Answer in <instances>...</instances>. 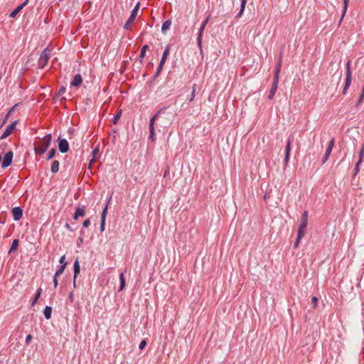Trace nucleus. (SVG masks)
Listing matches in <instances>:
<instances>
[{
  "label": "nucleus",
  "mask_w": 364,
  "mask_h": 364,
  "mask_svg": "<svg viewBox=\"0 0 364 364\" xmlns=\"http://www.w3.org/2000/svg\"><path fill=\"white\" fill-rule=\"evenodd\" d=\"M307 223H308V211L305 210V211H304V213L301 215V223H300V225H299L298 231H297L296 240L294 245V248H296L299 246L301 240L305 235L306 229L307 227Z\"/></svg>",
  "instance_id": "obj_1"
},
{
  "label": "nucleus",
  "mask_w": 364,
  "mask_h": 364,
  "mask_svg": "<svg viewBox=\"0 0 364 364\" xmlns=\"http://www.w3.org/2000/svg\"><path fill=\"white\" fill-rule=\"evenodd\" d=\"M51 140V134H48L41 139L38 145H34V151L36 154H38L40 155L43 154L50 145Z\"/></svg>",
  "instance_id": "obj_2"
},
{
  "label": "nucleus",
  "mask_w": 364,
  "mask_h": 364,
  "mask_svg": "<svg viewBox=\"0 0 364 364\" xmlns=\"http://www.w3.org/2000/svg\"><path fill=\"white\" fill-rule=\"evenodd\" d=\"M168 107H164L161 108L158 112L151 118L149 122V138L151 139L152 141H154V124L156 120L161 117V114H164L165 111L168 109Z\"/></svg>",
  "instance_id": "obj_3"
},
{
  "label": "nucleus",
  "mask_w": 364,
  "mask_h": 364,
  "mask_svg": "<svg viewBox=\"0 0 364 364\" xmlns=\"http://www.w3.org/2000/svg\"><path fill=\"white\" fill-rule=\"evenodd\" d=\"M139 6H140V3L138 2L135 5L134 9L132 11L131 14H130L128 20L127 21V22L124 25V29L129 30V29L131 28V25L134 23V21H135L136 17L137 16Z\"/></svg>",
  "instance_id": "obj_4"
},
{
  "label": "nucleus",
  "mask_w": 364,
  "mask_h": 364,
  "mask_svg": "<svg viewBox=\"0 0 364 364\" xmlns=\"http://www.w3.org/2000/svg\"><path fill=\"white\" fill-rule=\"evenodd\" d=\"M50 57V52L48 48H45L41 53L38 59V68L43 69L47 65Z\"/></svg>",
  "instance_id": "obj_5"
},
{
  "label": "nucleus",
  "mask_w": 364,
  "mask_h": 364,
  "mask_svg": "<svg viewBox=\"0 0 364 364\" xmlns=\"http://www.w3.org/2000/svg\"><path fill=\"white\" fill-rule=\"evenodd\" d=\"M57 141L59 151L63 154L68 152L69 150V144L67 139H62L60 136H59Z\"/></svg>",
  "instance_id": "obj_6"
},
{
  "label": "nucleus",
  "mask_w": 364,
  "mask_h": 364,
  "mask_svg": "<svg viewBox=\"0 0 364 364\" xmlns=\"http://www.w3.org/2000/svg\"><path fill=\"white\" fill-rule=\"evenodd\" d=\"M14 153L12 151H8L4 157L2 164H1V168H6L9 167L12 164Z\"/></svg>",
  "instance_id": "obj_7"
},
{
  "label": "nucleus",
  "mask_w": 364,
  "mask_h": 364,
  "mask_svg": "<svg viewBox=\"0 0 364 364\" xmlns=\"http://www.w3.org/2000/svg\"><path fill=\"white\" fill-rule=\"evenodd\" d=\"M17 123H18V121L16 120V121L12 122L11 124H9L6 127V130L4 131V132L1 136L0 139H6L9 136H10L13 133L14 129H16Z\"/></svg>",
  "instance_id": "obj_8"
},
{
  "label": "nucleus",
  "mask_w": 364,
  "mask_h": 364,
  "mask_svg": "<svg viewBox=\"0 0 364 364\" xmlns=\"http://www.w3.org/2000/svg\"><path fill=\"white\" fill-rule=\"evenodd\" d=\"M108 203L103 208L100 218V231L103 232L105 229V219L107 214Z\"/></svg>",
  "instance_id": "obj_9"
},
{
  "label": "nucleus",
  "mask_w": 364,
  "mask_h": 364,
  "mask_svg": "<svg viewBox=\"0 0 364 364\" xmlns=\"http://www.w3.org/2000/svg\"><path fill=\"white\" fill-rule=\"evenodd\" d=\"M11 213L15 221H18L23 216V209L21 207L13 208Z\"/></svg>",
  "instance_id": "obj_10"
},
{
  "label": "nucleus",
  "mask_w": 364,
  "mask_h": 364,
  "mask_svg": "<svg viewBox=\"0 0 364 364\" xmlns=\"http://www.w3.org/2000/svg\"><path fill=\"white\" fill-rule=\"evenodd\" d=\"M29 0L24 1L21 4L18 6L14 11L11 12L9 16L11 18H15L16 15L28 4Z\"/></svg>",
  "instance_id": "obj_11"
},
{
  "label": "nucleus",
  "mask_w": 364,
  "mask_h": 364,
  "mask_svg": "<svg viewBox=\"0 0 364 364\" xmlns=\"http://www.w3.org/2000/svg\"><path fill=\"white\" fill-rule=\"evenodd\" d=\"M85 215V206H77L73 215L74 220H77L79 217H83Z\"/></svg>",
  "instance_id": "obj_12"
},
{
  "label": "nucleus",
  "mask_w": 364,
  "mask_h": 364,
  "mask_svg": "<svg viewBox=\"0 0 364 364\" xmlns=\"http://www.w3.org/2000/svg\"><path fill=\"white\" fill-rule=\"evenodd\" d=\"M82 82V77L80 74H77L74 76L70 85L73 87H80Z\"/></svg>",
  "instance_id": "obj_13"
},
{
  "label": "nucleus",
  "mask_w": 364,
  "mask_h": 364,
  "mask_svg": "<svg viewBox=\"0 0 364 364\" xmlns=\"http://www.w3.org/2000/svg\"><path fill=\"white\" fill-rule=\"evenodd\" d=\"M290 151H291V140L290 139H288L287 142V145L285 147V158L284 161L287 164L289 161V156H290Z\"/></svg>",
  "instance_id": "obj_14"
},
{
  "label": "nucleus",
  "mask_w": 364,
  "mask_h": 364,
  "mask_svg": "<svg viewBox=\"0 0 364 364\" xmlns=\"http://www.w3.org/2000/svg\"><path fill=\"white\" fill-rule=\"evenodd\" d=\"M347 68V73H346V86L345 90L350 85L351 82V73L350 71V63L348 62L346 64Z\"/></svg>",
  "instance_id": "obj_15"
},
{
  "label": "nucleus",
  "mask_w": 364,
  "mask_h": 364,
  "mask_svg": "<svg viewBox=\"0 0 364 364\" xmlns=\"http://www.w3.org/2000/svg\"><path fill=\"white\" fill-rule=\"evenodd\" d=\"M280 70H281V64L280 63H278L275 70H274V77H273V84H276V85H278L279 83V73H280Z\"/></svg>",
  "instance_id": "obj_16"
},
{
  "label": "nucleus",
  "mask_w": 364,
  "mask_h": 364,
  "mask_svg": "<svg viewBox=\"0 0 364 364\" xmlns=\"http://www.w3.org/2000/svg\"><path fill=\"white\" fill-rule=\"evenodd\" d=\"M280 70H281V64L280 63H278L275 70H274V77H273V84H276V85H278L279 83V73H280Z\"/></svg>",
  "instance_id": "obj_17"
},
{
  "label": "nucleus",
  "mask_w": 364,
  "mask_h": 364,
  "mask_svg": "<svg viewBox=\"0 0 364 364\" xmlns=\"http://www.w3.org/2000/svg\"><path fill=\"white\" fill-rule=\"evenodd\" d=\"M18 104H16L8 111V112L5 115L3 121L1 122H0V124H2V127L6 123V122H7L8 119L9 118V117L11 116V113L16 109V107H18Z\"/></svg>",
  "instance_id": "obj_18"
},
{
  "label": "nucleus",
  "mask_w": 364,
  "mask_h": 364,
  "mask_svg": "<svg viewBox=\"0 0 364 364\" xmlns=\"http://www.w3.org/2000/svg\"><path fill=\"white\" fill-rule=\"evenodd\" d=\"M170 48H171V46L170 45H167V46L166 47L164 53H163V55H162V57H161V59L160 60L159 63H161V64H165V62L169 55V52H170Z\"/></svg>",
  "instance_id": "obj_19"
},
{
  "label": "nucleus",
  "mask_w": 364,
  "mask_h": 364,
  "mask_svg": "<svg viewBox=\"0 0 364 364\" xmlns=\"http://www.w3.org/2000/svg\"><path fill=\"white\" fill-rule=\"evenodd\" d=\"M74 280H76L77 274L80 272V266L78 259H76L73 264Z\"/></svg>",
  "instance_id": "obj_20"
},
{
  "label": "nucleus",
  "mask_w": 364,
  "mask_h": 364,
  "mask_svg": "<svg viewBox=\"0 0 364 364\" xmlns=\"http://www.w3.org/2000/svg\"><path fill=\"white\" fill-rule=\"evenodd\" d=\"M149 49V46L147 44H145L142 46L141 49V51H140V54L139 55V62L141 63H142V60L145 57V55H146V50Z\"/></svg>",
  "instance_id": "obj_21"
},
{
  "label": "nucleus",
  "mask_w": 364,
  "mask_h": 364,
  "mask_svg": "<svg viewBox=\"0 0 364 364\" xmlns=\"http://www.w3.org/2000/svg\"><path fill=\"white\" fill-rule=\"evenodd\" d=\"M19 241L18 239H14L12 242L11 246L10 247V250L9 251V254H11L16 251L18 247Z\"/></svg>",
  "instance_id": "obj_22"
},
{
  "label": "nucleus",
  "mask_w": 364,
  "mask_h": 364,
  "mask_svg": "<svg viewBox=\"0 0 364 364\" xmlns=\"http://www.w3.org/2000/svg\"><path fill=\"white\" fill-rule=\"evenodd\" d=\"M171 25V20H166L165 21L161 26V32L163 33H166V31L170 28V26Z\"/></svg>",
  "instance_id": "obj_23"
},
{
  "label": "nucleus",
  "mask_w": 364,
  "mask_h": 364,
  "mask_svg": "<svg viewBox=\"0 0 364 364\" xmlns=\"http://www.w3.org/2000/svg\"><path fill=\"white\" fill-rule=\"evenodd\" d=\"M59 165L60 163L58 161L55 160L52 162L51 167H50V171L53 173H55L59 171Z\"/></svg>",
  "instance_id": "obj_24"
},
{
  "label": "nucleus",
  "mask_w": 364,
  "mask_h": 364,
  "mask_svg": "<svg viewBox=\"0 0 364 364\" xmlns=\"http://www.w3.org/2000/svg\"><path fill=\"white\" fill-rule=\"evenodd\" d=\"M52 314V307L49 306H46L43 310V314L46 319H50L51 318Z\"/></svg>",
  "instance_id": "obj_25"
},
{
  "label": "nucleus",
  "mask_w": 364,
  "mask_h": 364,
  "mask_svg": "<svg viewBox=\"0 0 364 364\" xmlns=\"http://www.w3.org/2000/svg\"><path fill=\"white\" fill-rule=\"evenodd\" d=\"M277 87H278V85L272 83V87L270 89L269 93V95H268L269 100H272L274 98L275 92H276L277 90Z\"/></svg>",
  "instance_id": "obj_26"
},
{
  "label": "nucleus",
  "mask_w": 364,
  "mask_h": 364,
  "mask_svg": "<svg viewBox=\"0 0 364 364\" xmlns=\"http://www.w3.org/2000/svg\"><path fill=\"white\" fill-rule=\"evenodd\" d=\"M246 3H247L246 0H241L240 9L235 16L236 18H240L242 16L243 11L245 10V8Z\"/></svg>",
  "instance_id": "obj_27"
},
{
  "label": "nucleus",
  "mask_w": 364,
  "mask_h": 364,
  "mask_svg": "<svg viewBox=\"0 0 364 364\" xmlns=\"http://www.w3.org/2000/svg\"><path fill=\"white\" fill-rule=\"evenodd\" d=\"M41 292H42L41 288H38L37 289V291L36 292V294H35V296L33 299V301L31 302V306H34L37 303L38 300L39 299V297L41 296Z\"/></svg>",
  "instance_id": "obj_28"
},
{
  "label": "nucleus",
  "mask_w": 364,
  "mask_h": 364,
  "mask_svg": "<svg viewBox=\"0 0 364 364\" xmlns=\"http://www.w3.org/2000/svg\"><path fill=\"white\" fill-rule=\"evenodd\" d=\"M119 281H120V285H119V291L123 290L125 287L126 282H125L124 272H122L119 274Z\"/></svg>",
  "instance_id": "obj_29"
},
{
  "label": "nucleus",
  "mask_w": 364,
  "mask_h": 364,
  "mask_svg": "<svg viewBox=\"0 0 364 364\" xmlns=\"http://www.w3.org/2000/svg\"><path fill=\"white\" fill-rule=\"evenodd\" d=\"M55 154H56V149L53 148L48 152V154L47 156V160H48V161L51 160L52 159H53L55 157Z\"/></svg>",
  "instance_id": "obj_30"
},
{
  "label": "nucleus",
  "mask_w": 364,
  "mask_h": 364,
  "mask_svg": "<svg viewBox=\"0 0 364 364\" xmlns=\"http://www.w3.org/2000/svg\"><path fill=\"white\" fill-rule=\"evenodd\" d=\"M100 151H99V148L98 146L96 147L93 151H92V155H93V157H92V159L91 160L90 163V166L89 168H90L91 166V164L93 163L94 161H95V158H96V156L99 154Z\"/></svg>",
  "instance_id": "obj_31"
},
{
  "label": "nucleus",
  "mask_w": 364,
  "mask_h": 364,
  "mask_svg": "<svg viewBox=\"0 0 364 364\" xmlns=\"http://www.w3.org/2000/svg\"><path fill=\"white\" fill-rule=\"evenodd\" d=\"M196 85H194L193 87V90L191 92V94L190 95V98L188 100L189 102H191L193 101L195 96H196Z\"/></svg>",
  "instance_id": "obj_32"
},
{
  "label": "nucleus",
  "mask_w": 364,
  "mask_h": 364,
  "mask_svg": "<svg viewBox=\"0 0 364 364\" xmlns=\"http://www.w3.org/2000/svg\"><path fill=\"white\" fill-rule=\"evenodd\" d=\"M331 149H326V153L323 157L322 164H324L328 160V156L331 154Z\"/></svg>",
  "instance_id": "obj_33"
},
{
  "label": "nucleus",
  "mask_w": 364,
  "mask_h": 364,
  "mask_svg": "<svg viewBox=\"0 0 364 364\" xmlns=\"http://www.w3.org/2000/svg\"><path fill=\"white\" fill-rule=\"evenodd\" d=\"M66 89L65 87L63 86H61L58 92V93L55 95L54 99H56L58 97H59L60 95H62L63 94L65 93Z\"/></svg>",
  "instance_id": "obj_34"
},
{
  "label": "nucleus",
  "mask_w": 364,
  "mask_h": 364,
  "mask_svg": "<svg viewBox=\"0 0 364 364\" xmlns=\"http://www.w3.org/2000/svg\"><path fill=\"white\" fill-rule=\"evenodd\" d=\"M121 113H122V111H121V110H119V112H118L114 115V117H113V119H112V122H113V124H116L118 122V121H119V118H120V117H121Z\"/></svg>",
  "instance_id": "obj_35"
},
{
  "label": "nucleus",
  "mask_w": 364,
  "mask_h": 364,
  "mask_svg": "<svg viewBox=\"0 0 364 364\" xmlns=\"http://www.w3.org/2000/svg\"><path fill=\"white\" fill-rule=\"evenodd\" d=\"M363 152H364V148L360 151V158L359 161H358V163L356 164L355 168V173L358 171V166L362 162V156H363Z\"/></svg>",
  "instance_id": "obj_36"
},
{
  "label": "nucleus",
  "mask_w": 364,
  "mask_h": 364,
  "mask_svg": "<svg viewBox=\"0 0 364 364\" xmlns=\"http://www.w3.org/2000/svg\"><path fill=\"white\" fill-rule=\"evenodd\" d=\"M161 115H162V114ZM163 115H165L164 117V119L166 120L167 124H170V122H171V117L172 115L171 112L167 113V112H165V113L163 114Z\"/></svg>",
  "instance_id": "obj_37"
},
{
  "label": "nucleus",
  "mask_w": 364,
  "mask_h": 364,
  "mask_svg": "<svg viewBox=\"0 0 364 364\" xmlns=\"http://www.w3.org/2000/svg\"><path fill=\"white\" fill-rule=\"evenodd\" d=\"M197 43H198V46L199 47L200 51L202 52V36L201 35H198Z\"/></svg>",
  "instance_id": "obj_38"
},
{
  "label": "nucleus",
  "mask_w": 364,
  "mask_h": 364,
  "mask_svg": "<svg viewBox=\"0 0 364 364\" xmlns=\"http://www.w3.org/2000/svg\"><path fill=\"white\" fill-rule=\"evenodd\" d=\"M318 298L316 296H313L311 299V303H312V308L315 309L317 306L318 304Z\"/></svg>",
  "instance_id": "obj_39"
},
{
  "label": "nucleus",
  "mask_w": 364,
  "mask_h": 364,
  "mask_svg": "<svg viewBox=\"0 0 364 364\" xmlns=\"http://www.w3.org/2000/svg\"><path fill=\"white\" fill-rule=\"evenodd\" d=\"M348 1L349 0H343V1H344V8L343 9V14H342L343 18L344 17V16L346 14V9H347Z\"/></svg>",
  "instance_id": "obj_40"
},
{
  "label": "nucleus",
  "mask_w": 364,
  "mask_h": 364,
  "mask_svg": "<svg viewBox=\"0 0 364 364\" xmlns=\"http://www.w3.org/2000/svg\"><path fill=\"white\" fill-rule=\"evenodd\" d=\"M146 346V341L145 340H142L139 343V348L140 350H143Z\"/></svg>",
  "instance_id": "obj_41"
},
{
  "label": "nucleus",
  "mask_w": 364,
  "mask_h": 364,
  "mask_svg": "<svg viewBox=\"0 0 364 364\" xmlns=\"http://www.w3.org/2000/svg\"><path fill=\"white\" fill-rule=\"evenodd\" d=\"M65 269V264H63V265H60L58 267V269H57V272L63 274V272H64Z\"/></svg>",
  "instance_id": "obj_42"
},
{
  "label": "nucleus",
  "mask_w": 364,
  "mask_h": 364,
  "mask_svg": "<svg viewBox=\"0 0 364 364\" xmlns=\"http://www.w3.org/2000/svg\"><path fill=\"white\" fill-rule=\"evenodd\" d=\"M59 262L63 265V264H65V266L67 265V262L65 261V255H63L59 260Z\"/></svg>",
  "instance_id": "obj_43"
},
{
  "label": "nucleus",
  "mask_w": 364,
  "mask_h": 364,
  "mask_svg": "<svg viewBox=\"0 0 364 364\" xmlns=\"http://www.w3.org/2000/svg\"><path fill=\"white\" fill-rule=\"evenodd\" d=\"M90 225V219H87L85 220L83 223H82V225L84 228H88Z\"/></svg>",
  "instance_id": "obj_44"
},
{
  "label": "nucleus",
  "mask_w": 364,
  "mask_h": 364,
  "mask_svg": "<svg viewBox=\"0 0 364 364\" xmlns=\"http://www.w3.org/2000/svg\"><path fill=\"white\" fill-rule=\"evenodd\" d=\"M333 145H334V139L333 138L330 141L327 149H331V151Z\"/></svg>",
  "instance_id": "obj_45"
},
{
  "label": "nucleus",
  "mask_w": 364,
  "mask_h": 364,
  "mask_svg": "<svg viewBox=\"0 0 364 364\" xmlns=\"http://www.w3.org/2000/svg\"><path fill=\"white\" fill-rule=\"evenodd\" d=\"M205 28V26L201 25V26H200V28L199 29V31H198V35L203 36V31H204Z\"/></svg>",
  "instance_id": "obj_46"
},
{
  "label": "nucleus",
  "mask_w": 364,
  "mask_h": 364,
  "mask_svg": "<svg viewBox=\"0 0 364 364\" xmlns=\"http://www.w3.org/2000/svg\"><path fill=\"white\" fill-rule=\"evenodd\" d=\"M164 65V64H161V63H159V65L157 70H156L158 72V73H161Z\"/></svg>",
  "instance_id": "obj_47"
},
{
  "label": "nucleus",
  "mask_w": 364,
  "mask_h": 364,
  "mask_svg": "<svg viewBox=\"0 0 364 364\" xmlns=\"http://www.w3.org/2000/svg\"><path fill=\"white\" fill-rule=\"evenodd\" d=\"M32 339V336L28 334L26 338V343H28Z\"/></svg>",
  "instance_id": "obj_48"
},
{
  "label": "nucleus",
  "mask_w": 364,
  "mask_h": 364,
  "mask_svg": "<svg viewBox=\"0 0 364 364\" xmlns=\"http://www.w3.org/2000/svg\"><path fill=\"white\" fill-rule=\"evenodd\" d=\"M53 284H54V288L55 289L57 288L58 284V278L53 277Z\"/></svg>",
  "instance_id": "obj_49"
},
{
  "label": "nucleus",
  "mask_w": 364,
  "mask_h": 364,
  "mask_svg": "<svg viewBox=\"0 0 364 364\" xmlns=\"http://www.w3.org/2000/svg\"><path fill=\"white\" fill-rule=\"evenodd\" d=\"M73 296H74V294H73V291H71L70 294H69V296H68V299H70V301L71 302L73 301Z\"/></svg>",
  "instance_id": "obj_50"
},
{
  "label": "nucleus",
  "mask_w": 364,
  "mask_h": 364,
  "mask_svg": "<svg viewBox=\"0 0 364 364\" xmlns=\"http://www.w3.org/2000/svg\"><path fill=\"white\" fill-rule=\"evenodd\" d=\"M65 228L67 230H68L69 231H73V230H72V228H71L70 225L68 223H66V224L65 225Z\"/></svg>",
  "instance_id": "obj_51"
},
{
  "label": "nucleus",
  "mask_w": 364,
  "mask_h": 364,
  "mask_svg": "<svg viewBox=\"0 0 364 364\" xmlns=\"http://www.w3.org/2000/svg\"><path fill=\"white\" fill-rule=\"evenodd\" d=\"M73 132H74V129H73V128H70V129L68 130V133L69 134H70V135H71V134H73Z\"/></svg>",
  "instance_id": "obj_52"
},
{
  "label": "nucleus",
  "mask_w": 364,
  "mask_h": 364,
  "mask_svg": "<svg viewBox=\"0 0 364 364\" xmlns=\"http://www.w3.org/2000/svg\"><path fill=\"white\" fill-rule=\"evenodd\" d=\"M62 274L58 272H55V274H54V277L55 278H58L60 275H61Z\"/></svg>",
  "instance_id": "obj_53"
},
{
  "label": "nucleus",
  "mask_w": 364,
  "mask_h": 364,
  "mask_svg": "<svg viewBox=\"0 0 364 364\" xmlns=\"http://www.w3.org/2000/svg\"><path fill=\"white\" fill-rule=\"evenodd\" d=\"M209 20V18L208 17L203 23L202 25L206 26L208 21Z\"/></svg>",
  "instance_id": "obj_54"
},
{
  "label": "nucleus",
  "mask_w": 364,
  "mask_h": 364,
  "mask_svg": "<svg viewBox=\"0 0 364 364\" xmlns=\"http://www.w3.org/2000/svg\"><path fill=\"white\" fill-rule=\"evenodd\" d=\"M209 20V18L208 17L203 23L202 25L206 26L208 21Z\"/></svg>",
  "instance_id": "obj_55"
},
{
  "label": "nucleus",
  "mask_w": 364,
  "mask_h": 364,
  "mask_svg": "<svg viewBox=\"0 0 364 364\" xmlns=\"http://www.w3.org/2000/svg\"><path fill=\"white\" fill-rule=\"evenodd\" d=\"M160 73H158V72L156 71L154 76V79L156 78L159 75Z\"/></svg>",
  "instance_id": "obj_56"
},
{
  "label": "nucleus",
  "mask_w": 364,
  "mask_h": 364,
  "mask_svg": "<svg viewBox=\"0 0 364 364\" xmlns=\"http://www.w3.org/2000/svg\"><path fill=\"white\" fill-rule=\"evenodd\" d=\"M341 18H339V20H338V25L340 26V25H341Z\"/></svg>",
  "instance_id": "obj_57"
},
{
  "label": "nucleus",
  "mask_w": 364,
  "mask_h": 364,
  "mask_svg": "<svg viewBox=\"0 0 364 364\" xmlns=\"http://www.w3.org/2000/svg\"><path fill=\"white\" fill-rule=\"evenodd\" d=\"M73 285H74L75 287H76L75 280H74V279H73Z\"/></svg>",
  "instance_id": "obj_58"
},
{
  "label": "nucleus",
  "mask_w": 364,
  "mask_h": 364,
  "mask_svg": "<svg viewBox=\"0 0 364 364\" xmlns=\"http://www.w3.org/2000/svg\"><path fill=\"white\" fill-rule=\"evenodd\" d=\"M264 200H267V194H265V195L264 196Z\"/></svg>",
  "instance_id": "obj_59"
},
{
  "label": "nucleus",
  "mask_w": 364,
  "mask_h": 364,
  "mask_svg": "<svg viewBox=\"0 0 364 364\" xmlns=\"http://www.w3.org/2000/svg\"><path fill=\"white\" fill-rule=\"evenodd\" d=\"M61 100H65V97H63V98L61 99Z\"/></svg>",
  "instance_id": "obj_60"
},
{
  "label": "nucleus",
  "mask_w": 364,
  "mask_h": 364,
  "mask_svg": "<svg viewBox=\"0 0 364 364\" xmlns=\"http://www.w3.org/2000/svg\"><path fill=\"white\" fill-rule=\"evenodd\" d=\"M1 127H2V124H0V128H1Z\"/></svg>",
  "instance_id": "obj_61"
}]
</instances>
